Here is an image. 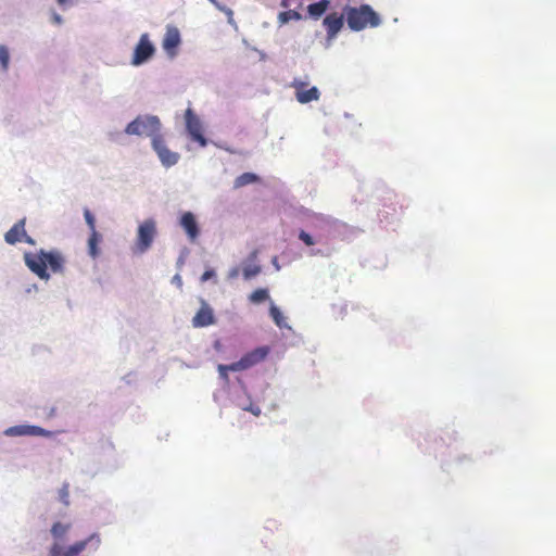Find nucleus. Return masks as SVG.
<instances>
[{
  "mask_svg": "<svg viewBox=\"0 0 556 556\" xmlns=\"http://www.w3.org/2000/svg\"><path fill=\"white\" fill-rule=\"evenodd\" d=\"M256 257H257V253H256V251L252 252V253H251V255H250V260H251V261H255V260H256Z\"/></svg>",
  "mask_w": 556,
  "mask_h": 556,
  "instance_id": "c9c22d12",
  "label": "nucleus"
},
{
  "mask_svg": "<svg viewBox=\"0 0 556 556\" xmlns=\"http://www.w3.org/2000/svg\"><path fill=\"white\" fill-rule=\"evenodd\" d=\"M249 300L253 304H260L267 300H269V293L268 290L265 288H258L254 290L250 295Z\"/></svg>",
  "mask_w": 556,
  "mask_h": 556,
  "instance_id": "6ab92c4d",
  "label": "nucleus"
},
{
  "mask_svg": "<svg viewBox=\"0 0 556 556\" xmlns=\"http://www.w3.org/2000/svg\"><path fill=\"white\" fill-rule=\"evenodd\" d=\"M61 492H62V498H63L64 503L67 505L68 504V502L66 500V497L68 495L67 489L63 488Z\"/></svg>",
  "mask_w": 556,
  "mask_h": 556,
  "instance_id": "f704fd0d",
  "label": "nucleus"
},
{
  "mask_svg": "<svg viewBox=\"0 0 556 556\" xmlns=\"http://www.w3.org/2000/svg\"><path fill=\"white\" fill-rule=\"evenodd\" d=\"M291 87L295 90V98L300 103H309L317 101L320 97V92L317 87H311L307 89V83L300 79H294Z\"/></svg>",
  "mask_w": 556,
  "mask_h": 556,
  "instance_id": "6e6552de",
  "label": "nucleus"
},
{
  "mask_svg": "<svg viewBox=\"0 0 556 556\" xmlns=\"http://www.w3.org/2000/svg\"><path fill=\"white\" fill-rule=\"evenodd\" d=\"M161 123L156 116H139L129 123L125 129L128 135L160 137Z\"/></svg>",
  "mask_w": 556,
  "mask_h": 556,
  "instance_id": "7ed1b4c3",
  "label": "nucleus"
},
{
  "mask_svg": "<svg viewBox=\"0 0 556 556\" xmlns=\"http://www.w3.org/2000/svg\"><path fill=\"white\" fill-rule=\"evenodd\" d=\"M281 5H282L283 8H287V7H288V4H287V0H283V1L281 2Z\"/></svg>",
  "mask_w": 556,
  "mask_h": 556,
  "instance_id": "4c0bfd02",
  "label": "nucleus"
},
{
  "mask_svg": "<svg viewBox=\"0 0 556 556\" xmlns=\"http://www.w3.org/2000/svg\"><path fill=\"white\" fill-rule=\"evenodd\" d=\"M262 268L257 264L245 265L242 269V275L245 280H250L256 277L261 273Z\"/></svg>",
  "mask_w": 556,
  "mask_h": 556,
  "instance_id": "4be33fe9",
  "label": "nucleus"
},
{
  "mask_svg": "<svg viewBox=\"0 0 556 556\" xmlns=\"http://www.w3.org/2000/svg\"><path fill=\"white\" fill-rule=\"evenodd\" d=\"M269 315L279 328H282L286 326V321H285V317H283L282 313L274 303L270 304Z\"/></svg>",
  "mask_w": 556,
  "mask_h": 556,
  "instance_id": "412c9836",
  "label": "nucleus"
},
{
  "mask_svg": "<svg viewBox=\"0 0 556 556\" xmlns=\"http://www.w3.org/2000/svg\"><path fill=\"white\" fill-rule=\"evenodd\" d=\"M71 528V525H64V523H61V522H55L53 523L52 528H51V534L54 536V538H62L67 531L68 529Z\"/></svg>",
  "mask_w": 556,
  "mask_h": 556,
  "instance_id": "5701e85b",
  "label": "nucleus"
},
{
  "mask_svg": "<svg viewBox=\"0 0 556 556\" xmlns=\"http://www.w3.org/2000/svg\"><path fill=\"white\" fill-rule=\"evenodd\" d=\"M68 0H56L60 5H64Z\"/></svg>",
  "mask_w": 556,
  "mask_h": 556,
  "instance_id": "e433bc0d",
  "label": "nucleus"
},
{
  "mask_svg": "<svg viewBox=\"0 0 556 556\" xmlns=\"http://www.w3.org/2000/svg\"><path fill=\"white\" fill-rule=\"evenodd\" d=\"M152 147L156 154L159 155L162 164L166 167L175 165L179 160V154L170 151L163 139L162 136L154 137L152 140Z\"/></svg>",
  "mask_w": 556,
  "mask_h": 556,
  "instance_id": "1a4fd4ad",
  "label": "nucleus"
},
{
  "mask_svg": "<svg viewBox=\"0 0 556 556\" xmlns=\"http://www.w3.org/2000/svg\"><path fill=\"white\" fill-rule=\"evenodd\" d=\"M228 371H231L229 365H218V372L223 379H228Z\"/></svg>",
  "mask_w": 556,
  "mask_h": 556,
  "instance_id": "c85d7f7f",
  "label": "nucleus"
},
{
  "mask_svg": "<svg viewBox=\"0 0 556 556\" xmlns=\"http://www.w3.org/2000/svg\"><path fill=\"white\" fill-rule=\"evenodd\" d=\"M24 260L26 266L43 280L50 278L48 267L54 274H62L64 271L65 258L62 253L56 250H40L38 253L27 252L24 254Z\"/></svg>",
  "mask_w": 556,
  "mask_h": 556,
  "instance_id": "f257e3e1",
  "label": "nucleus"
},
{
  "mask_svg": "<svg viewBox=\"0 0 556 556\" xmlns=\"http://www.w3.org/2000/svg\"><path fill=\"white\" fill-rule=\"evenodd\" d=\"M84 217H85V220L90 229V232L97 231L96 230V219L89 208L84 210Z\"/></svg>",
  "mask_w": 556,
  "mask_h": 556,
  "instance_id": "a878e982",
  "label": "nucleus"
},
{
  "mask_svg": "<svg viewBox=\"0 0 556 556\" xmlns=\"http://www.w3.org/2000/svg\"><path fill=\"white\" fill-rule=\"evenodd\" d=\"M345 15L349 27L355 31L380 24L379 15L368 4H362L359 8L349 7L345 9Z\"/></svg>",
  "mask_w": 556,
  "mask_h": 556,
  "instance_id": "f03ea898",
  "label": "nucleus"
},
{
  "mask_svg": "<svg viewBox=\"0 0 556 556\" xmlns=\"http://www.w3.org/2000/svg\"><path fill=\"white\" fill-rule=\"evenodd\" d=\"M324 25L329 37H334L343 26V15L331 13L324 18Z\"/></svg>",
  "mask_w": 556,
  "mask_h": 556,
  "instance_id": "dca6fc26",
  "label": "nucleus"
},
{
  "mask_svg": "<svg viewBox=\"0 0 556 556\" xmlns=\"http://www.w3.org/2000/svg\"><path fill=\"white\" fill-rule=\"evenodd\" d=\"M9 62H10L9 50L5 46L0 45V65L3 71L8 70Z\"/></svg>",
  "mask_w": 556,
  "mask_h": 556,
  "instance_id": "393cba45",
  "label": "nucleus"
},
{
  "mask_svg": "<svg viewBox=\"0 0 556 556\" xmlns=\"http://www.w3.org/2000/svg\"><path fill=\"white\" fill-rule=\"evenodd\" d=\"M5 242L9 244H15L24 241L30 245L35 244V240L29 237L25 231V218L15 223L9 231L4 235Z\"/></svg>",
  "mask_w": 556,
  "mask_h": 556,
  "instance_id": "9d476101",
  "label": "nucleus"
},
{
  "mask_svg": "<svg viewBox=\"0 0 556 556\" xmlns=\"http://www.w3.org/2000/svg\"><path fill=\"white\" fill-rule=\"evenodd\" d=\"M269 353V348L260 346L244 354L238 362L229 364L231 371H241L253 367L264 361Z\"/></svg>",
  "mask_w": 556,
  "mask_h": 556,
  "instance_id": "39448f33",
  "label": "nucleus"
},
{
  "mask_svg": "<svg viewBox=\"0 0 556 556\" xmlns=\"http://www.w3.org/2000/svg\"><path fill=\"white\" fill-rule=\"evenodd\" d=\"M278 17H279V21L285 24L291 20H300L301 14L294 10H288V11H283V12L279 13Z\"/></svg>",
  "mask_w": 556,
  "mask_h": 556,
  "instance_id": "b1692460",
  "label": "nucleus"
},
{
  "mask_svg": "<svg viewBox=\"0 0 556 556\" xmlns=\"http://www.w3.org/2000/svg\"><path fill=\"white\" fill-rule=\"evenodd\" d=\"M186 119V128L192 140L200 143V146H206V139L202 132V124L199 117L193 113V111L188 108L185 113Z\"/></svg>",
  "mask_w": 556,
  "mask_h": 556,
  "instance_id": "0eeeda50",
  "label": "nucleus"
},
{
  "mask_svg": "<svg viewBox=\"0 0 556 556\" xmlns=\"http://www.w3.org/2000/svg\"><path fill=\"white\" fill-rule=\"evenodd\" d=\"M155 52V48L149 39L148 34H142L135 48L131 63L140 65L148 61Z\"/></svg>",
  "mask_w": 556,
  "mask_h": 556,
  "instance_id": "423d86ee",
  "label": "nucleus"
},
{
  "mask_svg": "<svg viewBox=\"0 0 556 556\" xmlns=\"http://www.w3.org/2000/svg\"><path fill=\"white\" fill-rule=\"evenodd\" d=\"M156 235V224L154 219L149 218L141 223L138 227L137 241L135 249L139 253L149 250Z\"/></svg>",
  "mask_w": 556,
  "mask_h": 556,
  "instance_id": "20e7f679",
  "label": "nucleus"
},
{
  "mask_svg": "<svg viewBox=\"0 0 556 556\" xmlns=\"http://www.w3.org/2000/svg\"><path fill=\"white\" fill-rule=\"evenodd\" d=\"M258 180V177L253 173H244L238 176L235 180V188H241L247 185L253 184Z\"/></svg>",
  "mask_w": 556,
  "mask_h": 556,
  "instance_id": "aec40b11",
  "label": "nucleus"
},
{
  "mask_svg": "<svg viewBox=\"0 0 556 556\" xmlns=\"http://www.w3.org/2000/svg\"><path fill=\"white\" fill-rule=\"evenodd\" d=\"M213 324H215V316L213 309L205 301H202L200 309L192 318V325L195 328H202L211 326Z\"/></svg>",
  "mask_w": 556,
  "mask_h": 556,
  "instance_id": "9b49d317",
  "label": "nucleus"
},
{
  "mask_svg": "<svg viewBox=\"0 0 556 556\" xmlns=\"http://www.w3.org/2000/svg\"><path fill=\"white\" fill-rule=\"evenodd\" d=\"M329 1L320 0L307 7V12L314 18H319L328 9Z\"/></svg>",
  "mask_w": 556,
  "mask_h": 556,
  "instance_id": "f3484780",
  "label": "nucleus"
},
{
  "mask_svg": "<svg viewBox=\"0 0 556 556\" xmlns=\"http://www.w3.org/2000/svg\"><path fill=\"white\" fill-rule=\"evenodd\" d=\"M52 21L55 23V24H61L62 23V17L58 14V13H54L52 15Z\"/></svg>",
  "mask_w": 556,
  "mask_h": 556,
  "instance_id": "72a5a7b5",
  "label": "nucleus"
},
{
  "mask_svg": "<svg viewBox=\"0 0 556 556\" xmlns=\"http://www.w3.org/2000/svg\"><path fill=\"white\" fill-rule=\"evenodd\" d=\"M299 239L303 241V243L306 244L307 247H311L315 243L313 237L304 230H301L299 232Z\"/></svg>",
  "mask_w": 556,
  "mask_h": 556,
  "instance_id": "bb28decb",
  "label": "nucleus"
},
{
  "mask_svg": "<svg viewBox=\"0 0 556 556\" xmlns=\"http://www.w3.org/2000/svg\"><path fill=\"white\" fill-rule=\"evenodd\" d=\"M180 226L186 231L190 241H195L199 237L200 229L195 216L191 212H186L180 217Z\"/></svg>",
  "mask_w": 556,
  "mask_h": 556,
  "instance_id": "4468645a",
  "label": "nucleus"
},
{
  "mask_svg": "<svg viewBox=\"0 0 556 556\" xmlns=\"http://www.w3.org/2000/svg\"><path fill=\"white\" fill-rule=\"evenodd\" d=\"M244 410L251 412L254 416H258L261 414V408L257 405L251 404L250 406L242 407Z\"/></svg>",
  "mask_w": 556,
  "mask_h": 556,
  "instance_id": "7c9ffc66",
  "label": "nucleus"
},
{
  "mask_svg": "<svg viewBox=\"0 0 556 556\" xmlns=\"http://www.w3.org/2000/svg\"><path fill=\"white\" fill-rule=\"evenodd\" d=\"M240 274V268L239 267H232L229 271H228V275H227V278L229 280H233L236 279Z\"/></svg>",
  "mask_w": 556,
  "mask_h": 556,
  "instance_id": "2f4dec72",
  "label": "nucleus"
},
{
  "mask_svg": "<svg viewBox=\"0 0 556 556\" xmlns=\"http://www.w3.org/2000/svg\"><path fill=\"white\" fill-rule=\"evenodd\" d=\"M101 543L100 536L98 534H91L89 538L83 541H78L72 545H70L63 553V556H78L83 553L89 544L93 546L94 549L99 547Z\"/></svg>",
  "mask_w": 556,
  "mask_h": 556,
  "instance_id": "f8f14e48",
  "label": "nucleus"
},
{
  "mask_svg": "<svg viewBox=\"0 0 556 556\" xmlns=\"http://www.w3.org/2000/svg\"><path fill=\"white\" fill-rule=\"evenodd\" d=\"M4 433L7 435H39V437H50L51 432L38 427V426H14L8 428Z\"/></svg>",
  "mask_w": 556,
  "mask_h": 556,
  "instance_id": "ddd939ff",
  "label": "nucleus"
},
{
  "mask_svg": "<svg viewBox=\"0 0 556 556\" xmlns=\"http://www.w3.org/2000/svg\"><path fill=\"white\" fill-rule=\"evenodd\" d=\"M100 241H101V235L98 231H92L88 239L89 254L92 257H97L99 255L98 244Z\"/></svg>",
  "mask_w": 556,
  "mask_h": 556,
  "instance_id": "a211bd4d",
  "label": "nucleus"
},
{
  "mask_svg": "<svg viewBox=\"0 0 556 556\" xmlns=\"http://www.w3.org/2000/svg\"><path fill=\"white\" fill-rule=\"evenodd\" d=\"M215 277V270L214 269H206L203 275L201 276L200 280L201 282H205L212 278Z\"/></svg>",
  "mask_w": 556,
  "mask_h": 556,
  "instance_id": "c756f323",
  "label": "nucleus"
},
{
  "mask_svg": "<svg viewBox=\"0 0 556 556\" xmlns=\"http://www.w3.org/2000/svg\"><path fill=\"white\" fill-rule=\"evenodd\" d=\"M180 33L177 27L168 25L166 27V33L163 39V49L169 53L174 54L176 48L180 45Z\"/></svg>",
  "mask_w": 556,
  "mask_h": 556,
  "instance_id": "2eb2a0df",
  "label": "nucleus"
},
{
  "mask_svg": "<svg viewBox=\"0 0 556 556\" xmlns=\"http://www.w3.org/2000/svg\"><path fill=\"white\" fill-rule=\"evenodd\" d=\"M173 283H175L179 289H181L182 287V279L180 277V275L176 274L173 279H172Z\"/></svg>",
  "mask_w": 556,
  "mask_h": 556,
  "instance_id": "473e14b6",
  "label": "nucleus"
},
{
  "mask_svg": "<svg viewBox=\"0 0 556 556\" xmlns=\"http://www.w3.org/2000/svg\"><path fill=\"white\" fill-rule=\"evenodd\" d=\"M63 548L59 543L52 544L49 551L50 556H63Z\"/></svg>",
  "mask_w": 556,
  "mask_h": 556,
  "instance_id": "cd10ccee",
  "label": "nucleus"
}]
</instances>
